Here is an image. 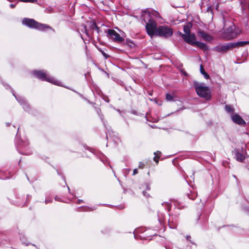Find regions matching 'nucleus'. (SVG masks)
Returning <instances> with one entry per match:
<instances>
[{
    "label": "nucleus",
    "mask_w": 249,
    "mask_h": 249,
    "mask_svg": "<svg viewBox=\"0 0 249 249\" xmlns=\"http://www.w3.org/2000/svg\"><path fill=\"white\" fill-rule=\"evenodd\" d=\"M232 153L234 159L239 162H243L246 159V152L243 148H234Z\"/></svg>",
    "instance_id": "obj_8"
},
{
    "label": "nucleus",
    "mask_w": 249,
    "mask_h": 249,
    "mask_svg": "<svg viewBox=\"0 0 249 249\" xmlns=\"http://www.w3.org/2000/svg\"><path fill=\"white\" fill-rule=\"evenodd\" d=\"M165 205L167 207V210L168 211H170V204L168 203H165Z\"/></svg>",
    "instance_id": "obj_45"
},
{
    "label": "nucleus",
    "mask_w": 249,
    "mask_h": 249,
    "mask_svg": "<svg viewBox=\"0 0 249 249\" xmlns=\"http://www.w3.org/2000/svg\"><path fill=\"white\" fill-rule=\"evenodd\" d=\"M183 31L185 33V35L191 34L190 26L189 25H185L183 26Z\"/></svg>",
    "instance_id": "obj_29"
},
{
    "label": "nucleus",
    "mask_w": 249,
    "mask_h": 249,
    "mask_svg": "<svg viewBox=\"0 0 249 249\" xmlns=\"http://www.w3.org/2000/svg\"><path fill=\"white\" fill-rule=\"evenodd\" d=\"M145 186H146V190H150V187L149 186V185H148V184L146 183L145 184Z\"/></svg>",
    "instance_id": "obj_48"
},
{
    "label": "nucleus",
    "mask_w": 249,
    "mask_h": 249,
    "mask_svg": "<svg viewBox=\"0 0 249 249\" xmlns=\"http://www.w3.org/2000/svg\"><path fill=\"white\" fill-rule=\"evenodd\" d=\"M97 209V207L93 206L92 207H88L82 206L77 208V211L79 212H90L95 210Z\"/></svg>",
    "instance_id": "obj_20"
},
{
    "label": "nucleus",
    "mask_w": 249,
    "mask_h": 249,
    "mask_svg": "<svg viewBox=\"0 0 249 249\" xmlns=\"http://www.w3.org/2000/svg\"><path fill=\"white\" fill-rule=\"evenodd\" d=\"M142 194H143V195L144 196L146 197H149V196H150L149 194H148V193H147L146 191H143V192H142Z\"/></svg>",
    "instance_id": "obj_42"
},
{
    "label": "nucleus",
    "mask_w": 249,
    "mask_h": 249,
    "mask_svg": "<svg viewBox=\"0 0 249 249\" xmlns=\"http://www.w3.org/2000/svg\"><path fill=\"white\" fill-rule=\"evenodd\" d=\"M178 34L180 35L182 37V35H185V34H183L182 33H181L180 32L178 31Z\"/></svg>",
    "instance_id": "obj_52"
},
{
    "label": "nucleus",
    "mask_w": 249,
    "mask_h": 249,
    "mask_svg": "<svg viewBox=\"0 0 249 249\" xmlns=\"http://www.w3.org/2000/svg\"><path fill=\"white\" fill-rule=\"evenodd\" d=\"M19 1L24 2H30V3H36L37 2V0H18Z\"/></svg>",
    "instance_id": "obj_34"
},
{
    "label": "nucleus",
    "mask_w": 249,
    "mask_h": 249,
    "mask_svg": "<svg viewBox=\"0 0 249 249\" xmlns=\"http://www.w3.org/2000/svg\"><path fill=\"white\" fill-rule=\"evenodd\" d=\"M134 237H135L136 239H137V236H136L135 234H134Z\"/></svg>",
    "instance_id": "obj_63"
},
{
    "label": "nucleus",
    "mask_w": 249,
    "mask_h": 249,
    "mask_svg": "<svg viewBox=\"0 0 249 249\" xmlns=\"http://www.w3.org/2000/svg\"><path fill=\"white\" fill-rule=\"evenodd\" d=\"M159 159L158 157H154V160L157 163H158L159 162Z\"/></svg>",
    "instance_id": "obj_46"
},
{
    "label": "nucleus",
    "mask_w": 249,
    "mask_h": 249,
    "mask_svg": "<svg viewBox=\"0 0 249 249\" xmlns=\"http://www.w3.org/2000/svg\"><path fill=\"white\" fill-rule=\"evenodd\" d=\"M131 112H132L133 114H135V113H136V111H134V110L132 111H131Z\"/></svg>",
    "instance_id": "obj_60"
},
{
    "label": "nucleus",
    "mask_w": 249,
    "mask_h": 249,
    "mask_svg": "<svg viewBox=\"0 0 249 249\" xmlns=\"http://www.w3.org/2000/svg\"><path fill=\"white\" fill-rule=\"evenodd\" d=\"M84 28H85V33H86V35H87V36H89V33H88V30H87V27H86V26H84Z\"/></svg>",
    "instance_id": "obj_51"
},
{
    "label": "nucleus",
    "mask_w": 249,
    "mask_h": 249,
    "mask_svg": "<svg viewBox=\"0 0 249 249\" xmlns=\"http://www.w3.org/2000/svg\"><path fill=\"white\" fill-rule=\"evenodd\" d=\"M207 11L208 12H210L211 13H213V10H212L211 6H210L207 7Z\"/></svg>",
    "instance_id": "obj_43"
},
{
    "label": "nucleus",
    "mask_w": 249,
    "mask_h": 249,
    "mask_svg": "<svg viewBox=\"0 0 249 249\" xmlns=\"http://www.w3.org/2000/svg\"><path fill=\"white\" fill-rule=\"evenodd\" d=\"M4 86L5 87L6 89H8V88H9V89H11L10 87L8 85H4Z\"/></svg>",
    "instance_id": "obj_53"
},
{
    "label": "nucleus",
    "mask_w": 249,
    "mask_h": 249,
    "mask_svg": "<svg viewBox=\"0 0 249 249\" xmlns=\"http://www.w3.org/2000/svg\"><path fill=\"white\" fill-rule=\"evenodd\" d=\"M235 26L231 23L229 27L226 29L225 34L228 39H232L237 35V32L235 31Z\"/></svg>",
    "instance_id": "obj_12"
},
{
    "label": "nucleus",
    "mask_w": 249,
    "mask_h": 249,
    "mask_svg": "<svg viewBox=\"0 0 249 249\" xmlns=\"http://www.w3.org/2000/svg\"><path fill=\"white\" fill-rule=\"evenodd\" d=\"M225 108V110L229 113H233L234 111V108L230 105H226Z\"/></svg>",
    "instance_id": "obj_28"
},
{
    "label": "nucleus",
    "mask_w": 249,
    "mask_h": 249,
    "mask_svg": "<svg viewBox=\"0 0 249 249\" xmlns=\"http://www.w3.org/2000/svg\"><path fill=\"white\" fill-rule=\"evenodd\" d=\"M194 46H196L199 48L203 50H208V47L206 43L201 42L200 41H196L195 42V43L194 44Z\"/></svg>",
    "instance_id": "obj_22"
},
{
    "label": "nucleus",
    "mask_w": 249,
    "mask_h": 249,
    "mask_svg": "<svg viewBox=\"0 0 249 249\" xmlns=\"http://www.w3.org/2000/svg\"><path fill=\"white\" fill-rule=\"evenodd\" d=\"M100 52H101L102 54H103V55L105 57V58L106 59H107V58H108L109 57V55L107 54L106 53H105L103 51H101V50H100Z\"/></svg>",
    "instance_id": "obj_37"
},
{
    "label": "nucleus",
    "mask_w": 249,
    "mask_h": 249,
    "mask_svg": "<svg viewBox=\"0 0 249 249\" xmlns=\"http://www.w3.org/2000/svg\"><path fill=\"white\" fill-rule=\"evenodd\" d=\"M168 226L170 228L175 229L177 227V219L173 217H171L168 219Z\"/></svg>",
    "instance_id": "obj_19"
},
{
    "label": "nucleus",
    "mask_w": 249,
    "mask_h": 249,
    "mask_svg": "<svg viewBox=\"0 0 249 249\" xmlns=\"http://www.w3.org/2000/svg\"><path fill=\"white\" fill-rule=\"evenodd\" d=\"M249 44V41H241L237 42L231 43L232 48L236 47L244 46Z\"/></svg>",
    "instance_id": "obj_21"
},
{
    "label": "nucleus",
    "mask_w": 249,
    "mask_h": 249,
    "mask_svg": "<svg viewBox=\"0 0 249 249\" xmlns=\"http://www.w3.org/2000/svg\"><path fill=\"white\" fill-rule=\"evenodd\" d=\"M89 150L97 157V158L100 159V160L103 162L105 165L108 164L110 167L112 168V166L109 164V162H108L107 158L103 153L91 148H89Z\"/></svg>",
    "instance_id": "obj_10"
},
{
    "label": "nucleus",
    "mask_w": 249,
    "mask_h": 249,
    "mask_svg": "<svg viewBox=\"0 0 249 249\" xmlns=\"http://www.w3.org/2000/svg\"><path fill=\"white\" fill-rule=\"evenodd\" d=\"M13 95L15 97L17 101L19 103V104L22 106L23 109L27 112H30L31 110V107L26 100L24 97L21 96H17L15 93L13 92V91H12Z\"/></svg>",
    "instance_id": "obj_9"
},
{
    "label": "nucleus",
    "mask_w": 249,
    "mask_h": 249,
    "mask_svg": "<svg viewBox=\"0 0 249 249\" xmlns=\"http://www.w3.org/2000/svg\"><path fill=\"white\" fill-rule=\"evenodd\" d=\"M160 154H161V152L159 151H157V152H155L154 153V155H155V157H158V158H160Z\"/></svg>",
    "instance_id": "obj_38"
},
{
    "label": "nucleus",
    "mask_w": 249,
    "mask_h": 249,
    "mask_svg": "<svg viewBox=\"0 0 249 249\" xmlns=\"http://www.w3.org/2000/svg\"><path fill=\"white\" fill-rule=\"evenodd\" d=\"M183 75H184V76H187V72H186V71H184V72H183Z\"/></svg>",
    "instance_id": "obj_56"
},
{
    "label": "nucleus",
    "mask_w": 249,
    "mask_h": 249,
    "mask_svg": "<svg viewBox=\"0 0 249 249\" xmlns=\"http://www.w3.org/2000/svg\"><path fill=\"white\" fill-rule=\"evenodd\" d=\"M193 85L198 96L207 101L211 99V91L208 87L196 81H194Z\"/></svg>",
    "instance_id": "obj_1"
},
{
    "label": "nucleus",
    "mask_w": 249,
    "mask_h": 249,
    "mask_svg": "<svg viewBox=\"0 0 249 249\" xmlns=\"http://www.w3.org/2000/svg\"><path fill=\"white\" fill-rule=\"evenodd\" d=\"M187 196L189 199L194 200L197 196V194L195 191H190L189 194H187Z\"/></svg>",
    "instance_id": "obj_26"
},
{
    "label": "nucleus",
    "mask_w": 249,
    "mask_h": 249,
    "mask_svg": "<svg viewBox=\"0 0 249 249\" xmlns=\"http://www.w3.org/2000/svg\"><path fill=\"white\" fill-rule=\"evenodd\" d=\"M166 100L167 101H173L174 100V96L170 94L169 93H166Z\"/></svg>",
    "instance_id": "obj_31"
},
{
    "label": "nucleus",
    "mask_w": 249,
    "mask_h": 249,
    "mask_svg": "<svg viewBox=\"0 0 249 249\" xmlns=\"http://www.w3.org/2000/svg\"><path fill=\"white\" fill-rule=\"evenodd\" d=\"M158 220L160 224H163L165 222V215L162 213L159 212L158 213Z\"/></svg>",
    "instance_id": "obj_23"
},
{
    "label": "nucleus",
    "mask_w": 249,
    "mask_h": 249,
    "mask_svg": "<svg viewBox=\"0 0 249 249\" xmlns=\"http://www.w3.org/2000/svg\"><path fill=\"white\" fill-rule=\"evenodd\" d=\"M142 16L143 18L144 17H147V18L160 17V14L158 11L153 10L149 11V9H145L142 12Z\"/></svg>",
    "instance_id": "obj_13"
},
{
    "label": "nucleus",
    "mask_w": 249,
    "mask_h": 249,
    "mask_svg": "<svg viewBox=\"0 0 249 249\" xmlns=\"http://www.w3.org/2000/svg\"><path fill=\"white\" fill-rule=\"evenodd\" d=\"M83 202V200H82V199H78L77 202H76L77 204H80L81 202Z\"/></svg>",
    "instance_id": "obj_49"
},
{
    "label": "nucleus",
    "mask_w": 249,
    "mask_h": 249,
    "mask_svg": "<svg viewBox=\"0 0 249 249\" xmlns=\"http://www.w3.org/2000/svg\"><path fill=\"white\" fill-rule=\"evenodd\" d=\"M143 228L140 229L139 230V232H142L143 231Z\"/></svg>",
    "instance_id": "obj_57"
},
{
    "label": "nucleus",
    "mask_w": 249,
    "mask_h": 249,
    "mask_svg": "<svg viewBox=\"0 0 249 249\" xmlns=\"http://www.w3.org/2000/svg\"><path fill=\"white\" fill-rule=\"evenodd\" d=\"M156 235V233H149V230H145V231H143V234L142 235H140V236L141 238H146L147 237H150L152 235Z\"/></svg>",
    "instance_id": "obj_24"
},
{
    "label": "nucleus",
    "mask_w": 249,
    "mask_h": 249,
    "mask_svg": "<svg viewBox=\"0 0 249 249\" xmlns=\"http://www.w3.org/2000/svg\"><path fill=\"white\" fill-rule=\"evenodd\" d=\"M200 71L202 74L203 75L204 77L206 79H209L210 78L209 75L205 71L203 66L200 65Z\"/></svg>",
    "instance_id": "obj_27"
},
{
    "label": "nucleus",
    "mask_w": 249,
    "mask_h": 249,
    "mask_svg": "<svg viewBox=\"0 0 249 249\" xmlns=\"http://www.w3.org/2000/svg\"><path fill=\"white\" fill-rule=\"evenodd\" d=\"M111 230L109 228H108V227H106L105 228H104L102 231H101V232L103 233V234H107V233H109L110 231Z\"/></svg>",
    "instance_id": "obj_32"
},
{
    "label": "nucleus",
    "mask_w": 249,
    "mask_h": 249,
    "mask_svg": "<svg viewBox=\"0 0 249 249\" xmlns=\"http://www.w3.org/2000/svg\"><path fill=\"white\" fill-rule=\"evenodd\" d=\"M20 239L21 241L22 242V244H25L26 245H28L29 243L25 241L24 240V235H22L21 236H20Z\"/></svg>",
    "instance_id": "obj_35"
},
{
    "label": "nucleus",
    "mask_w": 249,
    "mask_h": 249,
    "mask_svg": "<svg viewBox=\"0 0 249 249\" xmlns=\"http://www.w3.org/2000/svg\"><path fill=\"white\" fill-rule=\"evenodd\" d=\"M144 166V164L143 163L140 162L139 165V168L142 169V168H143Z\"/></svg>",
    "instance_id": "obj_44"
},
{
    "label": "nucleus",
    "mask_w": 249,
    "mask_h": 249,
    "mask_svg": "<svg viewBox=\"0 0 249 249\" xmlns=\"http://www.w3.org/2000/svg\"><path fill=\"white\" fill-rule=\"evenodd\" d=\"M54 199H55V200L56 201H60V200H59V197H58L57 196H55V197H54Z\"/></svg>",
    "instance_id": "obj_54"
},
{
    "label": "nucleus",
    "mask_w": 249,
    "mask_h": 249,
    "mask_svg": "<svg viewBox=\"0 0 249 249\" xmlns=\"http://www.w3.org/2000/svg\"><path fill=\"white\" fill-rule=\"evenodd\" d=\"M156 235V233H149V230H145V231H143V234L142 235H140V236L141 238H146L147 237H150L152 235Z\"/></svg>",
    "instance_id": "obj_25"
},
{
    "label": "nucleus",
    "mask_w": 249,
    "mask_h": 249,
    "mask_svg": "<svg viewBox=\"0 0 249 249\" xmlns=\"http://www.w3.org/2000/svg\"><path fill=\"white\" fill-rule=\"evenodd\" d=\"M6 126H9L10 125V123H6Z\"/></svg>",
    "instance_id": "obj_59"
},
{
    "label": "nucleus",
    "mask_w": 249,
    "mask_h": 249,
    "mask_svg": "<svg viewBox=\"0 0 249 249\" xmlns=\"http://www.w3.org/2000/svg\"><path fill=\"white\" fill-rule=\"evenodd\" d=\"M143 20L146 23L145 28L147 34L151 36L155 35L157 28V22L154 18H149L144 17Z\"/></svg>",
    "instance_id": "obj_5"
},
{
    "label": "nucleus",
    "mask_w": 249,
    "mask_h": 249,
    "mask_svg": "<svg viewBox=\"0 0 249 249\" xmlns=\"http://www.w3.org/2000/svg\"><path fill=\"white\" fill-rule=\"evenodd\" d=\"M16 4H10V7L11 8H14L16 7Z\"/></svg>",
    "instance_id": "obj_50"
},
{
    "label": "nucleus",
    "mask_w": 249,
    "mask_h": 249,
    "mask_svg": "<svg viewBox=\"0 0 249 249\" xmlns=\"http://www.w3.org/2000/svg\"><path fill=\"white\" fill-rule=\"evenodd\" d=\"M173 34L172 29L167 26L161 25L159 26L156 31V36L167 38Z\"/></svg>",
    "instance_id": "obj_6"
},
{
    "label": "nucleus",
    "mask_w": 249,
    "mask_h": 249,
    "mask_svg": "<svg viewBox=\"0 0 249 249\" xmlns=\"http://www.w3.org/2000/svg\"><path fill=\"white\" fill-rule=\"evenodd\" d=\"M208 217L209 215L208 214L203 213L200 214L198 218V220L199 221V223L201 224L203 229H206L207 227Z\"/></svg>",
    "instance_id": "obj_15"
},
{
    "label": "nucleus",
    "mask_w": 249,
    "mask_h": 249,
    "mask_svg": "<svg viewBox=\"0 0 249 249\" xmlns=\"http://www.w3.org/2000/svg\"><path fill=\"white\" fill-rule=\"evenodd\" d=\"M198 34L205 41H210L213 40V37L204 31H200L198 32Z\"/></svg>",
    "instance_id": "obj_18"
},
{
    "label": "nucleus",
    "mask_w": 249,
    "mask_h": 249,
    "mask_svg": "<svg viewBox=\"0 0 249 249\" xmlns=\"http://www.w3.org/2000/svg\"><path fill=\"white\" fill-rule=\"evenodd\" d=\"M232 121L238 124L243 125L246 124L245 121L238 114H234L231 116Z\"/></svg>",
    "instance_id": "obj_17"
},
{
    "label": "nucleus",
    "mask_w": 249,
    "mask_h": 249,
    "mask_svg": "<svg viewBox=\"0 0 249 249\" xmlns=\"http://www.w3.org/2000/svg\"><path fill=\"white\" fill-rule=\"evenodd\" d=\"M102 98L107 103H108L109 102V100L108 98L106 96H104L102 97Z\"/></svg>",
    "instance_id": "obj_41"
},
{
    "label": "nucleus",
    "mask_w": 249,
    "mask_h": 249,
    "mask_svg": "<svg viewBox=\"0 0 249 249\" xmlns=\"http://www.w3.org/2000/svg\"><path fill=\"white\" fill-rule=\"evenodd\" d=\"M105 32L107 34V36L109 39L115 42L121 43L124 41V38L113 29H107Z\"/></svg>",
    "instance_id": "obj_7"
},
{
    "label": "nucleus",
    "mask_w": 249,
    "mask_h": 249,
    "mask_svg": "<svg viewBox=\"0 0 249 249\" xmlns=\"http://www.w3.org/2000/svg\"><path fill=\"white\" fill-rule=\"evenodd\" d=\"M138 173V170L137 169H135L133 170V175H135Z\"/></svg>",
    "instance_id": "obj_47"
},
{
    "label": "nucleus",
    "mask_w": 249,
    "mask_h": 249,
    "mask_svg": "<svg viewBox=\"0 0 249 249\" xmlns=\"http://www.w3.org/2000/svg\"><path fill=\"white\" fill-rule=\"evenodd\" d=\"M22 23L30 28L35 29L40 31L44 32L47 29H50L54 32V30L49 25L38 22L32 18H24Z\"/></svg>",
    "instance_id": "obj_2"
},
{
    "label": "nucleus",
    "mask_w": 249,
    "mask_h": 249,
    "mask_svg": "<svg viewBox=\"0 0 249 249\" xmlns=\"http://www.w3.org/2000/svg\"><path fill=\"white\" fill-rule=\"evenodd\" d=\"M0 173H1V172H0ZM0 178H1V179H5V178H2V177H0Z\"/></svg>",
    "instance_id": "obj_61"
},
{
    "label": "nucleus",
    "mask_w": 249,
    "mask_h": 249,
    "mask_svg": "<svg viewBox=\"0 0 249 249\" xmlns=\"http://www.w3.org/2000/svg\"><path fill=\"white\" fill-rule=\"evenodd\" d=\"M32 74L42 81H46L56 85H60V82L51 77L45 71L35 70L32 72Z\"/></svg>",
    "instance_id": "obj_4"
},
{
    "label": "nucleus",
    "mask_w": 249,
    "mask_h": 249,
    "mask_svg": "<svg viewBox=\"0 0 249 249\" xmlns=\"http://www.w3.org/2000/svg\"><path fill=\"white\" fill-rule=\"evenodd\" d=\"M68 190L70 191V188L68 186Z\"/></svg>",
    "instance_id": "obj_64"
},
{
    "label": "nucleus",
    "mask_w": 249,
    "mask_h": 249,
    "mask_svg": "<svg viewBox=\"0 0 249 249\" xmlns=\"http://www.w3.org/2000/svg\"><path fill=\"white\" fill-rule=\"evenodd\" d=\"M231 48H232L231 43L223 44H220L214 47L213 48V50L218 53H223L227 51Z\"/></svg>",
    "instance_id": "obj_11"
},
{
    "label": "nucleus",
    "mask_w": 249,
    "mask_h": 249,
    "mask_svg": "<svg viewBox=\"0 0 249 249\" xmlns=\"http://www.w3.org/2000/svg\"><path fill=\"white\" fill-rule=\"evenodd\" d=\"M191 237L190 235H187L186 237V239L187 241L189 243L194 245V243L191 240Z\"/></svg>",
    "instance_id": "obj_36"
},
{
    "label": "nucleus",
    "mask_w": 249,
    "mask_h": 249,
    "mask_svg": "<svg viewBox=\"0 0 249 249\" xmlns=\"http://www.w3.org/2000/svg\"><path fill=\"white\" fill-rule=\"evenodd\" d=\"M99 111H101V110H97V112L99 114V117H100L101 120H102V122L107 131V132L106 133V137H107V139H108V136L109 137L114 136L115 135L114 134V132L112 131L111 127L107 125L106 122L105 121H104V120L103 115L102 114H100Z\"/></svg>",
    "instance_id": "obj_14"
},
{
    "label": "nucleus",
    "mask_w": 249,
    "mask_h": 249,
    "mask_svg": "<svg viewBox=\"0 0 249 249\" xmlns=\"http://www.w3.org/2000/svg\"><path fill=\"white\" fill-rule=\"evenodd\" d=\"M91 28L92 29H95L98 34L100 31V28L97 25L95 22H92V24L91 25Z\"/></svg>",
    "instance_id": "obj_30"
},
{
    "label": "nucleus",
    "mask_w": 249,
    "mask_h": 249,
    "mask_svg": "<svg viewBox=\"0 0 249 249\" xmlns=\"http://www.w3.org/2000/svg\"><path fill=\"white\" fill-rule=\"evenodd\" d=\"M32 198V196L30 195H27L26 196V203L27 204L31 200Z\"/></svg>",
    "instance_id": "obj_39"
},
{
    "label": "nucleus",
    "mask_w": 249,
    "mask_h": 249,
    "mask_svg": "<svg viewBox=\"0 0 249 249\" xmlns=\"http://www.w3.org/2000/svg\"><path fill=\"white\" fill-rule=\"evenodd\" d=\"M76 92V93H77V94H78V95H79L81 97H82V98H84L83 96L81 94H80V93H78V92Z\"/></svg>",
    "instance_id": "obj_55"
},
{
    "label": "nucleus",
    "mask_w": 249,
    "mask_h": 249,
    "mask_svg": "<svg viewBox=\"0 0 249 249\" xmlns=\"http://www.w3.org/2000/svg\"><path fill=\"white\" fill-rule=\"evenodd\" d=\"M53 202V198L52 197H49V196H46L45 199V204H47L50 203H52Z\"/></svg>",
    "instance_id": "obj_33"
},
{
    "label": "nucleus",
    "mask_w": 249,
    "mask_h": 249,
    "mask_svg": "<svg viewBox=\"0 0 249 249\" xmlns=\"http://www.w3.org/2000/svg\"><path fill=\"white\" fill-rule=\"evenodd\" d=\"M126 43L130 46V47H132V45H134L133 42L130 40H126Z\"/></svg>",
    "instance_id": "obj_40"
},
{
    "label": "nucleus",
    "mask_w": 249,
    "mask_h": 249,
    "mask_svg": "<svg viewBox=\"0 0 249 249\" xmlns=\"http://www.w3.org/2000/svg\"><path fill=\"white\" fill-rule=\"evenodd\" d=\"M19 127L18 129L17 134L16 137V144L18 152L24 155H30L33 152L28 140H22L18 136Z\"/></svg>",
    "instance_id": "obj_3"
},
{
    "label": "nucleus",
    "mask_w": 249,
    "mask_h": 249,
    "mask_svg": "<svg viewBox=\"0 0 249 249\" xmlns=\"http://www.w3.org/2000/svg\"><path fill=\"white\" fill-rule=\"evenodd\" d=\"M182 38L185 42L192 46H194L195 42L196 41L195 34L182 35Z\"/></svg>",
    "instance_id": "obj_16"
},
{
    "label": "nucleus",
    "mask_w": 249,
    "mask_h": 249,
    "mask_svg": "<svg viewBox=\"0 0 249 249\" xmlns=\"http://www.w3.org/2000/svg\"><path fill=\"white\" fill-rule=\"evenodd\" d=\"M124 208V207L123 206H120V209H123Z\"/></svg>",
    "instance_id": "obj_62"
},
{
    "label": "nucleus",
    "mask_w": 249,
    "mask_h": 249,
    "mask_svg": "<svg viewBox=\"0 0 249 249\" xmlns=\"http://www.w3.org/2000/svg\"><path fill=\"white\" fill-rule=\"evenodd\" d=\"M117 111L122 115L121 111L120 109H117Z\"/></svg>",
    "instance_id": "obj_58"
}]
</instances>
